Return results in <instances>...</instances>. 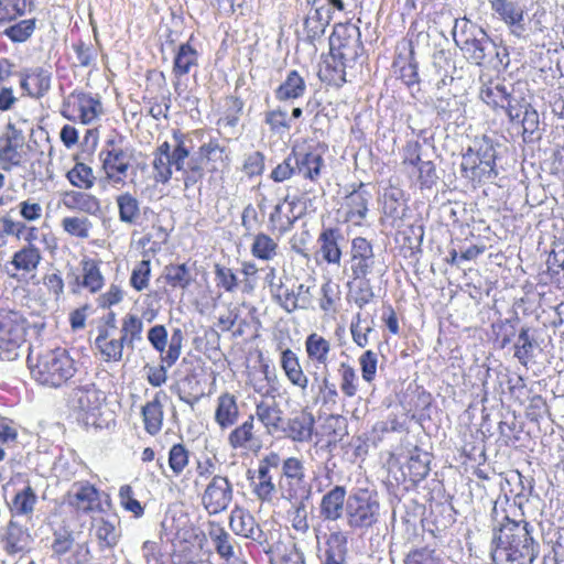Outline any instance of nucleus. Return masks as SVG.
<instances>
[{"label":"nucleus","mask_w":564,"mask_h":564,"mask_svg":"<svg viewBox=\"0 0 564 564\" xmlns=\"http://www.w3.org/2000/svg\"><path fill=\"white\" fill-rule=\"evenodd\" d=\"M204 137L203 130L183 132L180 129L172 131L174 141V154L172 158L154 155L152 166L154 181L160 184H167L173 176V169L182 173L184 188L188 189L199 183L204 176V167L199 166L198 159H189L197 140L200 142Z\"/></svg>","instance_id":"1"},{"label":"nucleus","mask_w":564,"mask_h":564,"mask_svg":"<svg viewBox=\"0 0 564 564\" xmlns=\"http://www.w3.org/2000/svg\"><path fill=\"white\" fill-rule=\"evenodd\" d=\"M452 33L455 44L469 63L498 72L509 66L507 47L498 45L481 26L468 18L455 19Z\"/></svg>","instance_id":"2"},{"label":"nucleus","mask_w":564,"mask_h":564,"mask_svg":"<svg viewBox=\"0 0 564 564\" xmlns=\"http://www.w3.org/2000/svg\"><path fill=\"white\" fill-rule=\"evenodd\" d=\"M362 51L361 32L356 24H335L329 36L332 63L326 64V72H332L328 80L338 86L346 83V68L355 65Z\"/></svg>","instance_id":"3"},{"label":"nucleus","mask_w":564,"mask_h":564,"mask_svg":"<svg viewBox=\"0 0 564 564\" xmlns=\"http://www.w3.org/2000/svg\"><path fill=\"white\" fill-rule=\"evenodd\" d=\"M492 542L497 544L491 552L497 564H532L536 556L528 522L509 521L494 534Z\"/></svg>","instance_id":"4"},{"label":"nucleus","mask_w":564,"mask_h":564,"mask_svg":"<svg viewBox=\"0 0 564 564\" xmlns=\"http://www.w3.org/2000/svg\"><path fill=\"white\" fill-rule=\"evenodd\" d=\"M28 365L32 378L42 386L59 388L77 371L75 360L66 349L31 350Z\"/></svg>","instance_id":"5"},{"label":"nucleus","mask_w":564,"mask_h":564,"mask_svg":"<svg viewBox=\"0 0 564 564\" xmlns=\"http://www.w3.org/2000/svg\"><path fill=\"white\" fill-rule=\"evenodd\" d=\"M378 495L368 489H358L347 497L346 521L354 531L365 532L380 520Z\"/></svg>","instance_id":"6"},{"label":"nucleus","mask_w":564,"mask_h":564,"mask_svg":"<svg viewBox=\"0 0 564 564\" xmlns=\"http://www.w3.org/2000/svg\"><path fill=\"white\" fill-rule=\"evenodd\" d=\"M25 319L17 312H0V358L14 360L25 343Z\"/></svg>","instance_id":"7"},{"label":"nucleus","mask_w":564,"mask_h":564,"mask_svg":"<svg viewBox=\"0 0 564 564\" xmlns=\"http://www.w3.org/2000/svg\"><path fill=\"white\" fill-rule=\"evenodd\" d=\"M132 152V149L122 148L115 140H109L100 151L99 158L105 177L113 186L126 184L124 178L130 166Z\"/></svg>","instance_id":"8"},{"label":"nucleus","mask_w":564,"mask_h":564,"mask_svg":"<svg viewBox=\"0 0 564 564\" xmlns=\"http://www.w3.org/2000/svg\"><path fill=\"white\" fill-rule=\"evenodd\" d=\"M34 536L30 528L22 525L18 519L11 518L0 527V546L9 556L29 553L32 550Z\"/></svg>","instance_id":"9"},{"label":"nucleus","mask_w":564,"mask_h":564,"mask_svg":"<svg viewBox=\"0 0 564 564\" xmlns=\"http://www.w3.org/2000/svg\"><path fill=\"white\" fill-rule=\"evenodd\" d=\"M234 498L232 484L225 476L215 475L202 495V505L209 514L228 509Z\"/></svg>","instance_id":"10"},{"label":"nucleus","mask_w":564,"mask_h":564,"mask_svg":"<svg viewBox=\"0 0 564 564\" xmlns=\"http://www.w3.org/2000/svg\"><path fill=\"white\" fill-rule=\"evenodd\" d=\"M275 302L288 313L296 310H307L312 302L311 288L303 283L288 288L282 282L278 285L271 283Z\"/></svg>","instance_id":"11"},{"label":"nucleus","mask_w":564,"mask_h":564,"mask_svg":"<svg viewBox=\"0 0 564 564\" xmlns=\"http://www.w3.org/2000/svg\"><path fill=\"white\" fill-rule=\"evenodd\" d=\"M208 534L217 554L225 561V564H247L236 539L225 528L212 523Z\"/></svg>","instance_id":"12"},{"label":"nucleus","mask_w":564,"mask_h":564,"mask_svg":"<svg viewBox=\"0 0 564 564\" xmlns=\"http://www.w3.org/2000/svg\"><path fill=\"white\" fill-rule=\"evenodd\" d=\"M184 341V333L181 328H174L170 337L169 349L162 355L159 367L150 368L148 381L153 387H161L167 379L166 369L175 365L181 356Z\"/></svg>","instance_id":"13"},{"label":"nucleus","mask_w":564,"mask_h":564,"mask_svg":"<svg viewBox=\"0 0 564 564\" xmlns=\"http://www.w3.org/2000/svg\"><path fill=\"white\" fill-rule=\"evenodd\" d=\"M105 394L94 382H80L69 394V404L73 409L86 414H95L105 401Z\"/></svg>","instance_id":"14"},{"label":"nucleus","mask_w":564,"mask_h":564,"mask_svg":"<svg viewBox=\"0 0 564 564\" xmlns=\"http://www.w3.org/2000/svg\"><path fill=\"white\" fill-rule=\"evenodd\" d=\"M350 270L354 279H365L376 264L372 245L364 237H356L351 241Z\"/></svg>","instance_id":"15"},{"label":"nucleus","mask_w":564,"mask_h":564,"mask_svg":"<svg viewBox=\"0 0 564 564\" xmlns=\"http://www.w3.org/2000/svg\"><path fill=\"white\" fill-rule=\"evenodd\" d=\"M100 108L99 100L82 93L73 95L68 99L67 104L64 105L62 115L69 120L79 119L82 123L87 124L97 118Z\"/></svg>","instance_id":"16"},{"label":"nucleus","mask_w":564,"mask_h":564,"mask_svg":"<svg viewBox=\"0 0 564 564\" xmlns=\"http://www.w3.org/2000/svg\"><path fill=\"white\" fill-rule=\"evenodd\" d=\"M313 382L311 392L314 395V403L319 404L327 410H333L339 399V392L334 381H332L328 367L322 369L321 372H311Z\"/></svg>","instance_id":"17"},{"label":"nucleus","mask_w":564,"mask_h":564,"mask_svg":"<svg viewBox=\"0 0 564 564\" xmlns=\"http://www.w3.org/2000/svg\"><path fill=\"white\" fill-rule=\"evenodd\" d=\"M490 7L512 35L519 39L524 36V8L520 3L512 0H490Z\"/></svg>","instance_id":"18"},{"label":"nucleus","mask_w":564,"mask_h":564,"mask_svg":"<svg viewBox=\"0 0 564 564\" xmlns=\"http://www.w3.org/2000/svg\"><path fill=\"white\" fill-rule=\"evenodd\" d=\"M333 15L329 14L326 0H313L312 7L304 21V30L311 42L319 39L330 23Z\"/></svg>","instance_id":"19"},{"label":"nucleus","mask_w":564,"mask_h":564,"mask_svg":"<svg viewBox=\"0 0 564 564\" xmlns=\"http://www.w3.org/2000/svg\"><path fill=\"white\" fill-rule=\"evenodd\" d=\"M347 490L344 486L336 485L323 495L318 511L323 521L334 522L346 513Z\"/></svg>","instance_id":"20"},{"label":"nucleus","mask_w":564,"mask_h":564,"mask_svg":"<svg viewBox=\"0 0 564 564\" xmlns=\"http://www.w3.org/2000/svg\"><path fill=\"white\" fill-rule=\"evenodd\" d=\"M23 141L22 132L9 123L3 143L0 144V166L2 170L11 171L12 167L21 164L22 154L19 148L23 145Z\"/></svg>","instance_id":"21"},{"label":"nucleus","mask_w":564,"mask_h":564,"mask_svg":"<svg viewBox=\"0 0 564 564\" xmlns=\"http://www.w3.org/2000/svg\"><path fill=\"white\" fill-rule=\"evenodd\" d=\"M371 197L365 184H360L357 189L346 195L343 203L345 220L360 225L368 214V205Z\"/></svg>","instance_id":"22"},{"label":"nucleus","mask_w":564,"mask_h":564,"mask_svg":"<svg viewBox=\"0 0 564 564\" xmlns=\"http://www.w3.org/2000/svg\"><path fill=\"white\" fill-rule=\"evenodd\" d=\"M229 153L228 148L221 144L217 138H210L198 147L197 155L192 153L187 160L198 159L199 166L202 167L205 161L212 164V171H217L219 167H225L229 164Z\"/></svg>","instance_id":"23"},{"label":"nucleus","mask_w":564,"mask_h":564,"mask_svg":"<svg viewBox=\"0 0 564 564\" xmlns=\"http://www.w3.org/2000/svg\"><path fill=\"white\" fill-rule=\"evenodd\" d=\"M66 497L69 506L83 512L91 511L99 500L97 489L88 481L74 482Z\"/></svg>","instance_id":"24"},{"label":"nucleus","mask_w":564,"mask_h":564,"mask_svg":"<svg viewBox=\"0 0 564 564\" xmlns=\"http://www.w3.org/2000/svg\"><path fill=\"white\" fill-rule=\"evenodd\" d=\"M294 158V165L296 173L303 177L315 182L321 175L322 166L324 165V159L321 153L315 150H292Z\"/></svg>","instance_id":"25"},{"label":"nucleus","mask_w":564,"mask_h":564,"mask_svg":"<svg viewBox=\"0 0 564 564\" xmlns=\"http://www.w3.org/2000/svg\"><path fill=\"white\" fill-rule=\"evenodd\" d=\"M21 88L32 98L43 97L51 87V75L47 70L36 67L21 74Z\"/></svg>","instance_id":"26"},{"label":"nucleus","mask_w":564,"mask_h":564,"mask_svg":"<svg viewBox=\"0 0 564 564\" xmlns=\"http://www.w3.org/2000/svg\"><path fill=\"white\" fill-rule=\"evenodd\" d=\"M481 86L479 89L480 99L494 109H500L506 101L509 89L513 84L506 83L505 79L489 78L487 80L480 77Z\"/></svg>","instance_id":"27"},{"label":"nucleus","mask_w":564,"mask_h":564,"mask_svg":"<svg viewBox=\"0 0 564 564\" xmlns=\"http://www.w3.org/2000/svg\"><path fill=\"white\" fill-rule=\"evenodd\" d=\"M230 528L237 534L259 543L264 541V533L252 514L243 510H235L230 516Z\"/></svg>","instance_id":"28"},{"label":"nucleus","mask_w":564,"mask_h":564,"mask_svg":"<svg viewBox=\"0 0 564 564\" xmlns=\"http://www.w3.org/2000/svg\"><path fill=\"white\" fill-rule=\"evenodd\" d=\"M295 205L296 203L294 200L289 202V196H286L284 203H279L273 207L269 216V224L273 231L276 230L280 235H284L293 228L299 218L293 215Z\"/></svg>","instance_id":"29"},{"label":"nucleus","mask_w":564,"mask_h":564,"mask_svg":"<svg viewBox=\"0 0 564 564\" xmlns=\"http://www.w3.org/2000/svg\"><path fill=\"white\" fill-rule=\"evenodd\" d=\"M280 364L285 377L294 387L300 388L302 391L307 390L308 377L304 373L299 357L293 350L290 348L284 349L281 352Z\"/></svg>","instance_id":"30"},{"label":"nucleus","mask_w":564,"mask_h":564,"mask_svg":"<svg viewBox=\"0 0 564 564\" xmlns=\"http://www.w3.org/2000/svg\"><path fill=\"white\" fill-rule=\"evenodd\" d=\"M343 239L340 231L336 228H325L319 234L317 242L323 259L329 264H339L341 259V250L339 240Z\"/></svg>","instance_id":"31"},{"label":"nucleus","mask_w":564,"mask_h":564,"mask_svg":"<svg viewBox=\"0 0 564 564\" xmlns=\"http://www.w3.org/2000/svg\"><path fill=\"white\" fill-rule=\"evenodd\" d=\"M239 408L237 398L228 392L221 393L217 399L215 421L223 429H228L237 423Z\"/></svg>","instance_id":"32"},{"label":"nucleus","mask_w":564,"mask_h":564,"mask_svg":"<svg viewBox=\"0 0 564 564\" xmlns=\"http://www.w3.org/2000/svg\"><path fill=\"white\" fill-rule=\"evenodd\" d=\"M462 175L473 182H486L494 180L497 175V171H488V167L482 166V161L475 156L473 151H466L463 154L460 163Z\"/></svg>","instance_id":"33"},{"label":"nucleus","mask_w":564,"mask_h":564,"mask_svg":"<svg viewBox=\"0 0 564 564\" xmlns=\"http://www.w3.org/2000/svg\"><path fill=\"white\" fill-rule=\"evenodd\" d=\"M37 503V496L34 489L28 485L23 489L15 492L11 502L8 505L11 518L26 517L31 519Z\"/></svg>","instance_id":"34"},{"label":"nucleus","mask_w":564,"mask_h":564,"mask_svg":"<svg viewBox=\"0 0 564 564\" xmlns=\"http://www.w3.org/2000/svg\"><path fill=\"white\" fill-rule=\"evenodd\" d=\"M195 262L169 264L164 268L166 283L174 289H187L195 280Z\"/></svg>","instance_id":"35"},{"label":"nucleus","mask_w":564,"mask_h":564,"mask_svg":"<svg viewBox=\"0 0 564 564\" xmlns=\"http://www.w3.org/2000/svg\"><path fill=\"white\" fill-rule=\"evenodd\" d=\"M63 205L72 210H80L89 215H96L100 212L99 199L86 192L69 191L63 195Z\"/></svg>","instance_id":"36"},{"label":"nucleus","mask_w":564,"mask_h":564,"mask_svg":"<svg viewBox=\"0 0 564 564\" xmlns=\"http://www.w3.org/2000/svg\"><path fill=\"white\" fill-rule=\"evenodd\" d=\"M306 91V83L297 70H290L285 79L274 90V96L280 101H289L302 97Z\"/></svg>","instance_id":"37"},{"label":"nucleus","mask_w":564,"mask_h":564,"mask_svg":"<svg viewBox=\"0 0 564 564\" xmlns=\"http://www.w3.org/2000/svg\"><path fill=\"white\" fill-rule=\"evenodd\" d=\"M282 414L283 412L275 399H263L256 404V415L269 432L280 430Z\"/></svg>","instance_id":"38"},{"label":"nucleus","mask_w":564,"mask_h":564,"mask_svg":"<svg viewBox=\"0 0 564 564\" xmlns=\"http://www.w3.org/2000/svg\"><path fill=\"white\" fill-rule=\"evenodd\" d=\"M314 427V417L308 413H300L289 420L283 432L295 442H307L312 437Z\"/></svg>","instance_id":"39"},{"label":"nucleus","mask_w":564,"mask_h":564,"mask_svg":"<svg viewBox=\"0 0 564 564\" xmlns=\"http://www.w3.org/2000/svg\"><path fill=\"white\" fill-rule=\"evenodd\" d=\"M521 84H513L509 89L506 101L501 106V110L508 116L510 122L520 120L521 112L530 105V101L522 91Z\"/></svg>","instance_id":"40"},{"label":"nucleus","mask_w":564,"mask_h":564,"mask_svg":"<svg viewBox=\"0 0 564 564\" xmlns=\"http://www.w3.org/2000/svg\"><path fill=\"white\" fill-rule=\"evenodd\" d=\"M142 417L144 430L150 435H156L163 424V405L161 403V392H158L152 401L142 406Z\"/></svg>","instance_id":"41"},{"label":"nucleus","mask_w":564,"mask_h":564,"mask_svg":"<svg viewBox=\"0 0 564 564\" xmlns=\"http://www.w3.org/2000/svg\"><path fill=\"white\" fill-rule=\"evenodd\" d=\"M305 351L307 358L323 368L328 367V355L330 351V341L323 336L312 333L305 339Z\"/></svg>","instance_id":"42"},{"label":"nucleus","mask_w":564,"mask_h":564,"mask_svg":"<svg viewBox=\"0 0 564 564\" xmlns=\"http://www.w3.org/2000/svg\"><path fill=\"white\" fill-rule=\"evenodd\" d=\"M198 65V52L189 44L183 43L178 46L174 61L173 74L175 77H182Z\"/></svg>","instance_id":"43"},{"label":"nucleus","mask_w":564,"mask_h":564,"mask_svg":"<svg viewBox=\"0 0 564 564\" xmlns=\"http://www.w3.org/2000/svg\"><path fill=\"white\" fill-rule=\"evenodd\" d=\"M325 560L323 564H345L347 554V538L340 532L329 534L326 542Z\"/></svg>","instance_id":"44"},{"label":"nucleus","mask_w":564,"mask_h":564,"mask_svg":"<svg viewBox=\"0 0 564 564\" xmlns=\"http://www.w3.org/2000/svg\"><path fill=\"white\" fill-rule=\"evenodd\" d=\"M80 264L83 271L82 282H77L91 293L98 292L104 286V276L100 272L98 262L96 260L85 258L82 260ZM76 280H79V278Z\"/></svg>","instance_id":"45"},{"label":"nucleus","mask_w":564,"mask_h":564,"mask_svg":"<svg viewBox=\"0 0 564 564\" xmlns=\"http://www.w3.org/2000/svg\"><path fill=\"white\" fill-rule=\"evenodd\" d=\"M41 259L42 256L39 248L33 245H29L13 254L11 264L15 270L29 273L37 268Z\"/></svg>","instance_id":"46"},{"label":"nucleus","mask_w":564,"mask_h":564,"mask_svg":"<svg viewBox=\"0 0 564 564\" xmlns=\"http://www.w3.org/2000/svg\"><path fill=\"white\" fill-rule=\"evenodd\" d=\"M121 536V530L118 522L109 519H100L96 524V538L100 549L115 547Z\"/></svg>","instance_id":"47"},{"label":"nucleus","mask_w":564,"mask_h":564,"mask_svg":"<svg viewBox=\"0 0 564 564\" xmlns=\"http://www.w3.org/2000/svg\"><path fill=\"white\" fill-rule=\"evenodd\" d=\"M119 219L124 224H135L140 216V203L131 193L124 192L116 197Z\"/></svg>","instance_id":"48"},{"label":"nucleus","mask_w":564,"mask_h":564,"mask_svg":"<svg viewBox=\"0 0 564 564\" xmlns=\"http://www.w3.org/2000/svg\"><path fill=\"white\" fill-rule=\"evenodd\" d=\"M434 108L444 121L458 120L464 111L463 102L454 95L438 97Z\"/></svg>","instance_id":"49"},{"label":"nucleus","mask_w":564,"mask_h":564,"mask_svg":"<svg viewBox=\"0 0 564 564\" xmlns=\"http://www.w3.org/2000/svg\"><path fill=\"white\" fill-rule=\"evenodd\" d=\"M467 151H473L475 156H478V160L482 161V166L488 171H497L496 170V159H497V150L494 141L484 135L481 139L476 140L474 142V147L468 148Z\"/></svg>","instance_id":"50"},{"label":"nucleus","mask_w":564,"mask_h":564,"mask_svg":"<svg viewBox=\"0 0 564 564\" xmlns=\"http://www.w3.org/2000/svg\"><path fill=\"white\" fill-rule=\"evenodd\" d=\"M534 347L535 341L530 335V328L522 327L514 344V357L522 366H527L528 362L533 358Z\"/></svg>","instance_id":"51"},{"label":"nucleus","mask_w":564,"mask_h":564,"mask_svg":"<svg viewBox=\"0 0 564 564\" xmlns=\"http://www.w3.org/2000/svg\"><path fill=\"white\" fill-rule=\"evenodd\" d=\"M69 183L82 189H89L95 184L93 169L85 163L77 162L66 174Z\"/></svg>","instance_id":"52"},{"label":"nucleus","mask_w":564,"mask_h":564,"mask_svg":"<svg viewBox=\"0 0 564 564\" xmlns=\"http://www.w3.org/2000/svg\"><path fill=\"white\" fill-rule=\"evenodd\" d=\"M31 0H0V26L23 15Z\"/></svg>","instance_id":"53"},{"label":"nucleus","mask_w":564,"mask_h":564,"mask_svg":"<svg viewBox=\"0 0 564 564\" xmlns=\"http://www.w3.org/2000/svg\"><path fill=\"white\" fill-rule=\"evenodd\" d=\"M251 252L253 257L269 261L276 256L278 243L269 235L259 232L254 236Z\"/></svg>","instance_id":"54"},{"label":"nucleus","mask_w":564,"mask_h":564,"mask_svg":"<svg viewBox=\"0 0 564 564\" xmlns=\"http://www.w3.org/2000/svg\"><path fill=\"white\" fill-rule=\"evenodd\" d=\"M253 415H249L248 420L237 426L228 437V442L234 448H246L248 443L253 438Z\"/></svg>","instance_id":"55"},{"label":"nucleus","mask_w":564,"mask_h":564,"mask_svg":"<svg viewBox=\"0 0 564 564\" xmlns=\"http://www.w3.org/2000/svg\"><path fill=\"white\" fill-rule=\"evenodd\" d=\"M340 377V391L347 397L352 398L358 391V377L352 366L341 362L338 367Z\"/></svg>","instance_id":"56"},{"label":"nucleus","mask_w":564,"mask_h":564,"mask_svg":"<svg viewBox=\"0 0 564 564\" xmlns=\"http://www.w3.org/2000/svg\"><path fill=\"white\" fill-rule=\"evenodd\" d=\"M62 228L70 236L87 239L93 224L86 217H65L62 220Z\"/></svg>","instance_id":"57"},{"label":"nucleus","mask_w":564,"mask_h":564,"mask_svg":"<svg viewBox=\"0 0 564 564\" xmlns=\"http://www.w3.org/2000/svg\"><path fill=\"white\" fill-rule=\"evenodd\" d=\"M307 517L308 511L304 500H300L293 503L291 510L289 511V519L291 521L292 528L301 534H306L310 530Z\"/></svg>","instance_id":"58"},{"label":"nucleus","mask_w":564,"mask_h":564,"mask_svg":"<svg viewBox=\"0 0 564 564\" xmlns=\"http://www.w3.org/2000/svg\"><path fill=\"white\" fill-rule=\"evenodd\" d=\"M513 123L521 124L524 141H531L532 135L539 130L540 120L538 111L530 104L522 112L520 120Z\"/></svg>","instance_id":"59"},{"label":"nucleus","mask_w":564,"mask_h":564,"mask_svg":"<svg viewBox=\"0 0 564 564\" xmlns=\"http://www.w3.org/2000/svg\"><path fill=\"white\" fill-rule=\"evenodd\" d=\"M35 30V19L21 20L20 22L10 25L3 30V34L7 35L12 42H25Z\"/></svg>","instance_id":"60"},{"label":"nucleus","mask_w":564,"mask_h":564,"mask_svg":"<svg viewBox=\"0 0 564 564\" xmlns=\"http://www.w3.org/2000/svg\"><path fill=\"white\" fill-rule=\"evenodd\" d=\"M135 340L130 339V337L121 333L118 339L111 338L108 345L106 346L107 350V360L120 361L123 356V348L127 347L130 351H133L135 348Z\"/></svg>","instance_id":"61"},{"label":"nucleus","mask_w":564,"mask_h":564,"mask_svg":"<svg viewBox=\"0 0 564 564\" xmlns=\"http://www.w3.org/2000/svg\"><path fill=\"white\" fill-rule=\"evenodd\" d=\"M259 482L254 487V494L262 501H269L272 499V495L275 491V485L270 470L265 466H259L258 469Z\"/></svg>","instance_id":"62"},{"label":"nucleus","mask_w":564,"mask_h":564,"mask_svg":"<svg viewBox=\"0 0 564 564\" xmlns=\"http://www.w3.org/2000/svg\"><path fill=\"white\" fill-rule=\"evenodd\" d=\"M151 275L150 260L140 261L132 270L130 284L137 291H142L148 288Z\"/></svg>","instance_id":"63"},{"label":"nucleus","mask_w":564,"mask_h":564,"mask_svg":"<svg viewBox=\"0 0 564 564\" xmlns=\"http://www.w3.org/2000/svg\"><path fill=\"white\" fill-rule=\"evenodd\" d=\"M188 451L183 444H174L169 453V465L175 475H180L188 465Z\"/></svg>","instance_id":"64"}]
</instances>
